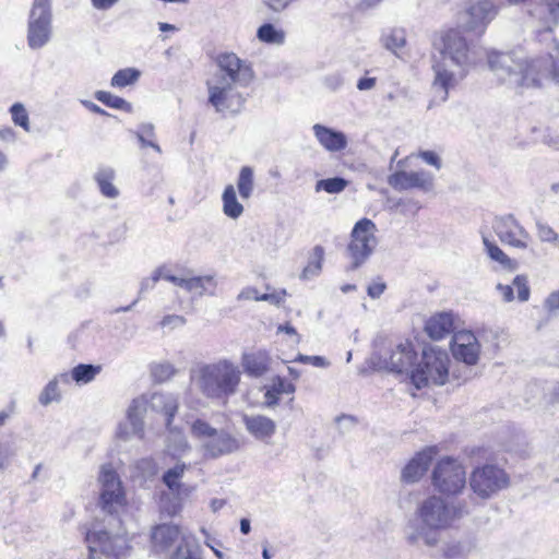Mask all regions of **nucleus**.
<instances>
[{
    "label": "nucleus",
    "instance_id": "f257e3e1",
    "mask_svg": "<svg viewBox=\"0 0 559 559\" xmlns=\"http://www.w3.org/2000/svg\"><path fill=\"white\" fill-rule=\"evenodd\" d=\"M468 513L464 500L449 502L441 496L431 495L417 503L413 516L403 527V538L411 547L435 548L440 543V532Z\"/></svg>",
    "mask_w": 559,
    "mask_h": 559
},
{
    "label": "nucleus",
    "instance_id": "f03ea898",
    "mask_svg": "<svg viewBox=\"0 0 559 559\" xmlns=\"http://www.w3.org/2000/svg\"><path fill=\"white\" fill-rule=\"evenodd\" d=\"M439 56H432V88L445 102L455 87L480 60L478 47L469 43L459 29H450L441 37Z\"/></svg>",
    "mask_w": 559,
    "mask_h": 559
},
{
    "label": "nucleus",
    "instance_id": "7ed1b4c3",
    "mask_svg": "<svg viewBox=\"0 0 559 559\" xmlns=\"http://www.w3.org/2000/svg\"><path fill=\"white\" fill-rule=\"evenodd\" d=\"M487 59L496 78L510 87H542L550 78L559 83V63L554 62L550 53L533 58L516 52L490 51Z\"/></svg>",
    "mask_w": 559,
    "mask_h": 559
},
{
    "label": "nucleus",
    "instance_id": "20e7f679",
    "mask_svg": "<svg viewBox=\"0 0 559 559\" xmlns=\"http://www.w3.org/2000/svg\"><path fill=\"white\" fill-rule=\"evenodd\" d=\"M191 382L205 397L226 400L237 392L241 379L240 368L229 359L200 362L190 371Z\"/></svg>",
    "mask_w": 559,
    "mask_h": 559
},
{
    "label": "nucleus",
    "instance_id": "39448f33",
    "mask_svg": "<svg viewBox=\"0 0 559 559\" xmlns=\"http://www.w3.org/2000/svg\"><path fill=\"white\" fill-rule=\"evenodd\" d=\"M450 357L448 353L437 346L423 349L420 360L412 369L411 382L416 389L428 385H442L449 377Z\"/></svg>",
    "mask_w": 559,
    "mask_h": 559
},
{
    "label": "nucleus",
    "instance_id": "423d86ee",
    "mask_svg": "<svg viewBox=\"0 0 559 559\" xmlns=\"http://www.w3.org/2000/svg\"><path fill=\"white\" fill-rule=\"evenodd\" d=\"M498 11L523 5L534 20L536 36L550 34L559 25V0H493Z\"/></svg>",
    "mask_w": 559,
    "mask_h": 559
},
{
    "label": "nucleus",
    "instance_id": "0eeeda50",
    "mask_svg": "<svg viewBox=\"0 0 559 559\" xmlns=\"http://www.w3.org/2000/svg\"><path fill=\"white\" fill-rule=\"evenodd\" d=\"M52 36L51 0H34L27 20V45L37 50L46 46Z\"/></svg>",
    "mask_w": 559,
    "mask_h": 559
},
{
    "label": "nucleus",
    "instance_id": "6e6552de",
    "mask_svg": "<svg viewBox=\"0 0 559 559\" xmlns=\"http://www.w3.org/2000/svg\"><path fill=\"white\" fill-rule=\"evenodd\" d=\"M191 430L202 440L205 454L212 459L231 454L241 447L239 440L233 435L225 430H216L201 419L193 423Z\"/></svg>",
    "mask_w": 559,
    "mask_h": 559
},
{
    "label": "nucleus",
    "instance_id": "1a4fd4ad",
    "mask_svg": "<svg viewBox=\"0 0 559 559\" xmlns=\"http://www.w3.org/2000/svg\"><path fill=\"white\" fill-rule=\"evenodd\" d=\"M431 478L433 487L447 496L460 493L466 484L464 467L451 457H444L437 463Z\"/></svg>",
    "mask_w": 559,
    "mask_h": 559
},
{
    "label": "nucleus",
    "instance_id": "9d476101",
    "mask_svg": "<svg viewBox=\"0 0 559 559\" xmlns=\"http://www.w3.org/2000/svg\"><path fill=\"white\" fill-rule=\"evenodd\" d=\"M509 476L497 465L486 464L476 467L469 477V487L481 499H488L507 488Z\"/></svg>",
    "mask_w": 559,
    "mask_h": 559
},
{
    "label": "nucleus",
    "instance_id": "9b49d317",
    "mask_svg": "<svg viewBox=\"0 0 559 559\" xmlns=\"http://www.w3.org/2000/svg\"><path fill=\"white\" fill-rule=\"evenodd\" d=\"M376 231L377 226L369 218H362L355 224L348 245L353 269L360 266L372 254L378 243Z\"/></svg>",
    "mask_w": 559,
    "mask_h": 559
},
{
    "label": "nucleus",
    "instance_id": "f8f14e48",
    "mask_svg": "<svg viewBox=\"0 0 559 559\" xmlns=\"http://www.w3.org/2000/svg\"><path fill=\"white\" fill-rule=\"evenodd\" d=\"M98 481L100 484L99 503L102 509L109 514L118 513L126 504V495L118 474L110 465H103Z\"/></svg>",
    "mask_w": 559,
    "mask_h": 559
},
{
    "label": "nucleus",
    "instance_id": "ddd939ff",
    "mask_svg": "<svg viewBox=\"0 0 559 559\" xmlns=\"http://www.w3.org/2000/svg\"><path fill=\"white\" fill-rule=\"evenodd\" d=\"M85 542L92 555L99 551L106 556L120 559L130 551L129 540L126 536L118 534L112 536L107 531L96 526L86 532Z\"/></svg>",
    "mask_w": 559,
    "mask_h": 559
},
{
    "label": "nucleus",
    "instance_id": "4468645a",
    "mask_svg": "<svg viewBox=\"0 0 559 559\" xmlns=\"http://www.w3.org/2000/svg\"><path fill=\"white\" fill-rule=\"evenodd\" d=\"M217 72L213 80L247 86L253 79L251 67L234 52L219 53L216 57Z\"/></svg>",
    "mask_w": 559,
    "mask_h": 559
},
{
    "label": "nucleus",
    "instance_id": "2eb2a0df",
    "mask_svg": "<svg viewBox=\"0 0 559 559\" xmlns=\"http://www.w3.org/2000/svg\"><path fill=\"white\" fill-rule=\"evenodd\" d=\"M492 228L499 240L509 247L526 250L532 237L524 226L511 214L497 217Z\"/></svg>",
    "mask_w": 559,
    "mask_h": 559
},
{
    "label": "nucleus",
    "instance_id": "dca6fc26",
    "mask_svg": "<svg viewBox=\"0 0 559 559\" xmlns=\"http://www.w3.org/2000/svg\"><path fill=\"white\" fill-rule=\"evenodd\" d=\"M498 13L499 11L493 0H477L467 8L463 28L466 32L481 36Z\"/></svg>",
    "mask_w": 559,
    "mask_h": 559
},
{
    "label": "nucleus",
    "instance_id": "f3484780",
    "mask_svg": "<svg viewBox=\"0 0 559 559\" xmlns=\"http://www.w3.org/2000/svg\"><path fill=\"white\" fill-rule=\"evenodd\" d=\"M451 350L456 360L467 366H474L479 359L480 344L473 332L462 330L454 333Z\"/></svg>",
    "mask_w": 559,
    "mask_h": 559
},
{
    "label": "nucleus",
    "instance_id": "a211bd4d",
    "mask_svg": "<svg viewBox=\"0 0 559 559\" xmlns=\"http://www.w3.org/2000/svg\"><path fill=\"white\" fill-rule=\"evenodd\" d=\"M237 85L217 80L207 81L209 102L216 111L234 110L240 104V95L236 92Z\"/></svg>",
    "mask_w": 559,
    "mask_h": 559
},
{
    "label": "nucleus",
    "instance_id": "6ab92c4d",
    "mask_svg": "<svg viewBox=\"0 0 559 559\" xmlns=\"http://www.w3.org/2000/svg\"><path fill=\"white\" fill-rule=\"evenodd\" d=\"M388 183L396 190L421 189L430 191L433 188V176L426 171H396L389 176Z\"/></svg>",
    "mask_w": 559,
    "mask_h": 559
},
{
    "label": "nucleus",
    "instance_id": "aec40b11",
    "mask_svg": "<svg viewBox=\"0 0 559 559\" xmlns=\"http://www.w3.org/2000/svg\"><path fill=\"white\" fill-rule=\"evenodd\" d=\"M435 455L436 451L433 448H427L418 452L403 468L402 480L407 484L418 481L428 471Z\"/></svg>",
    "mask_w": 559,
    "mask_h": 559
},
{
    "label": "nucleus",
    "instance_id": "412c9836",
    "mask_svg": "<svg viewBox=\"0 0 559 559\" xmlns=\"http://www.w3.org/2000/svg\"><path fill=\"white\" fill-rule=\"evenodd\" d=\"M415 358L416 354L411 343L400 344L385 360V366L392 372L406 373L411 377L412 369L416 366Z\"/></svg>",
    "mask_w": 559,
    "mask_h": 559
},
{
    "label": "nucleus",
    "instance_id": "4be33fe9",
    "mask_svg": "<svg viewBox=\"0 0 559 559\" xmlns=\"http://www.w3.org/2000/svg\"><path fill=\"white\" fill-rule=\"evenodd\" d=\"M246 430L257 440L269 443L276 432V423L264 415H243Z\"/></svg>",
    "mask_w": 559,
    "mask_h": 559
},
{
    "label": "nucleus",
    "instance_id": "5701e85b",
    "mask_svg": "<svg viewBox=\"0 0 559 559\" xmlns=\"http://www.w3.org/2000/svg\"><path fill=\"white\" fill-rule=\"evenodd\" d=\"M496 290L503 302H512L515 299L520 302H526L531 296L528 277L525 274L516 275L511 285L498 283Z\"/></svg>",
    "mask_w": 559,
    "mask_h": 559
},
{
    "label": "nucleus",
    "instance_id": "b1692460",
    "mask_svg": "<svg viewBox=\"0 0 559 559\" xmlns=\"http://www.w3.org/2000/svg\"><path fill=\"white\" fill-rule=\"evenodd\" d=\"M426 333L433 340H442L454 331V314L440 312L432 316L425 325Z\"/></svg>",
    "mask_w": 559,
    "mask_h": 559
},
{
    "label": "nucleus",
    "instance_id": "393cba45",
    "mask_svg": "<svg viewBox=\"0 0 559 559\" xmlns=\"http://www.w3.org/2000/svg\"><path fill=\"white\" fill-rule=\"evenodd\" d=\"M150 406L153 411L166 416V426L170 429L171 420L179 406L178 396L167 392H155L151 395Z\"/></svg>",
    "mask_w": 559,
    "mask_h": 559
},
{
    "label": "nucleus",
    "instance_id": "a878e982",
    "mask_svg": "<svg viewBox=\"0 0 559 559\" xmlns=\"http://www.w3.org/2000/svg\"><path fill=\"white\" fill-rule=\"evenodd\" d=\"M313 132L319 143L330 152H338L346 147L347 139L346 135L322 124H314Z\"/></svg>",
    "mask_w": 559,
    "mask_h": 559
},
{
    "label": "nucleus",
    "instance_id": "bb28decb",
    "mask_svg": "<svg viewBox=\"0 0 559 559\" xmlns=\"http://www.w3.org/2000/svg\"><path fill=\"white\" fill-rule=\"evenodd\" d=\"M179 535L180 531L176 525L162 524L156 526L151 536L153 550L157 554L168 550Z\"/></svg>",
    "mask_w": 559,
    "mask_h": 559
},
{
    "label": "nucleus",
    "instance_id": "cd10ccee",
    "mask_svg": "<svg viewBox=\"0 0 559 559\" xmlns=\"http://www.w3.org/2000/svg\"><path fill=\"white\" fill-rule=\"evenodd\" d=\"M241 366L248 376L259 378L269 370L270 356L263 350L243 354Z\"/></svg>",
    "mask_w": 559,
    "mask_h": 559
},
{
    "label": "nucleus",
    "instance_id": "c85d7f7f",
    "mask_svg": "<svg viewBox=\"0 0 559 559\" xmlns=\"http://www.w3.org/2000/svg\"><path fill=\"white\" fill-rule=\"evenodd\" d=\"M295 391L296 386L294 383L282 377H275L264 394L265 405L274 407L278 404L281 394H293Z\"/></svg>",
    "mask_w": 559,
    "mask_h": 559
},
{
    "label": "nucleus",
    "instance_id": "c756f323",
    "mask_svg": "<svg viewBox=\"0 0 559 559\" xmlns=\"http://www.w3.org/2000/svg\"><path fill=\"white\" fill-rule=\"evenodd\" d=\"M380 41L386 50L400 58L402 49L406 46V32L400 27L390 28L381 34Z\"/></svg>",
    "mask_w": 559,
    "mask_h": 559
},
{
    "label": "nucleus",
    "instance_id": "7c9ffc66",
    "mask_svg": "<svg viewBox=\"0 0 559 559\" xmlns=\"http://www.w3.org/2000/svg\"><path fill=\"white\" fill-rule=\"evenodd\" d=\"M95 181L98 185V188L102 194L109 199H115L119 195V190L114 186L112 181L115 179V171L110 167H102L99 168L95 176Z\"/></svg>",
    "mask_w": 559,
    "mask_h": 559
},
{
    "label": "nucleus",
    "instance_id": "2f4dec72",
    "mask_svg": "<svg viewBox=\"0 0 559 559\" xmlns=\"http://www.w3.org/2000/svg\"><path fill=\"white\" fill-rule=\"evenodd\" d=\"M223 212L233 219H237L243 213V206L238 202L236 190L233 185H228L222 195Z\"/></svg>",
    "mask_w": 559,
    "mask_h": 559
},
{
    "label": "nucleus",
    "instance_id": "473e14b6",
    "mask_svg": "<svg viewBox=\"0 0 559 559\" xmlns=\"http://www.w3.org/2000/svg\"><path fill=\"white\" fill-rule=\"evenodd\" d=\"M483 242L488 257L492 261L498 262L502 266V269L508 271H514L518 267L516 261L511 259L507 253H504L497 243L490 241L487 237H483Z\"/></svg>",
    "mask_w": 559,
    "mask_h": 559
},
{
    "label": "nucleus",
    "instance_id": "72a5a7b5",
    "mask_svg": "<svg viewBox=\"0 0 559 559\" xmlns=\"http://www.w3.org/2000/svg\"><path fill=\"white\" fill-rule=\"evenodd\" d=\"M145 407L142 401L134 400L128 409L127 424L131 427L132 435L143 437V414Z\"/></svg>",
    "mask_w": 559,
    "mask_h": 559
},
{
    "label": "nucleus",
    "instance_id": "f704fd0d",
    "mask_svg": "<svg viewBox=\"0 0 559 559\" xmlns=\"http://www.w3.org/2000/svg\"><path fill=\"white\" fill-rule=\"evenodd\" d=\"M216 282L212 275L188 277L186 290L198 296L214 295Z\"/></svg>",
    "mask_w": 559,
    "mask_h": 559
},
{
    "label": "nucleus",
    "instance_id": "c9c22d12",
    "mask_svg": "<svg viewBox=\"0 0 559 559\" xmlns=\"http://www.w3.org/2000/svg\"><path fill=\"white\" fill-rule=\"evenodd\" d=\"M257 37L262 43L282 45L285 41V32L271 23H265L258 28Z\"/></svg>",
    "mask_w": 559,
    "mask_h": 559
},
{
    "label": "nucleus",
    "instance_id": "e433bc0d",
    "mask_svg": "<svg viewBox=\"0 0 559 559\" xmlns=\"http://www.w3.org/2000/svg\"><path fill=\"white\" fill-rule=\"evenodd\" d=\"M253 170L251 167L245 166L240 169L237 188L242 199H249L253 192Z\"/></svg>",
    "mask_w": 559,
    "mask_h": 559
},
{
    "label": "nucleus",
    "instance_id": "4c0bfd02",
    "mask_svg": "<svg viewBox=\"0 0 559 559\" xmlns=\"http://www.w3.org/2000/svg\"><path fill=\"white\" fill-rule=\"evenodd\" d=\"M178 373V369L170 361H160L153 364L151 367V374L154 381L158 383L170 380Z\"/></svg>",
    "mask_w": 559,
    "mask_h": 559
},
{
    "label": "nucleus",
    "instance_id": "58836bf2",
    "mask_svg": "<svg viewBox=\"0 0 559 559\" xmlns=\"http://www.w3.org/2000/svg\"><path fill=\"white\" fill-rule=\"evenodd\" d=\"M95 98L103 103L104 105L115 108V109H121L124 111L130 112L132 110V105L128 103L126 99L116 96L109 92L105 91H97L95 93Z\"/></svg>",
    "mask_w": 559,
    "mask_h": 559
},
{
    "label": "nucleus",
    "instance_id": "ea45409f",
    "mask_svg": "<svg viewBox=\"0 0 559 559\" xmlns=\"http://www.w3.org/2000/svg\"><path fill=\"white\" fill-rule=\"evenodd\" d=\"M140 78V71L133 68L119 70L111 79V86L122 88L135 83Z\"/></svg>",
    "mask_w": 559,
    "mask_h": 559
},
{
    "label": "nucleus",
    "instance_id": "a19ab883",
    "mask_svg": "<svg viewBox=\"0 0 559 559\" xmlns=\"http://www.w3.org/2000/svg\"><path fill=\"white\" fill-rule=\"evenodd\" d=\"M99 370V366L80 364L72 369V379L76 383H88L94 380Z\"/></svg>",
    "mask_w": 559,
    "mask_h": 559
},
{
    "label": "nucleus",
    "instance_id": "79ce46f5",
    "mask_svg": "<svg viewBox=\"0 0 559 559\" xmlns=\"http://www.w3.org/2000/svg\"><path fill=\"white\" fill-rule=\"evenodd\" d=\"M187 466L185 463H178L173 468H169L163 475L164 484L171 490L178 491L180 488V479L183 476Z\"/></svg>",
    "mask_w": 559,
    "mask_h": 559
},
{
    "label": "nucleus",
    "instance_id": "37998d69",
    "mask_svg": "<svg viewBox=\"0 0 559 559\" xmlns=\"http://www.w3.org/2000/svg\"><path fill=\"white\" fill-rule=\"evenodd\" d=\"M347 180L341 177L321 179L316 183V191H325L330 194H336L342 192L347 187Z\"/></svg>",
    "mask_w": 559,
    "mask_h": 559
},
{
    "label": "nucleus",
    "instance_id": "c03bdc74",
    "mask_svg": "<svg viewBox=\"0 0 559 559\" xmlns=\"http://www.w3.org/2000/svg\"><path fill=\"white\" fill-rule=\"evenodd\" d=\"M61 394L58 388V379L50 380L39 394L38 401L43 406H47L52 402H59Z\"/></svg>",
    "mask_w": 559,
    "mask_h": 559
},
{
    "label": "nucleus",
    "instance_id": "a18cd8bd",
    "mask_svg": "<svg viewBox=\"0 0 559 559\" xmlns=\"http://www.w3.org/2000/svg\"><path fill=\"white\" fill-rule=\"evenodd\" d=\"M171 559H200L198 547L188 538L182 537Z\"/></svg>",
    "mask_w": 559,
    "mask_h": 559
},
{
    "label": "nucleus",
    "instance_id": "49530a36",
    "mask_svg": "<svg viewBox=\"0 0 559 559\" xmlns=\"http://www.w3.org/2000/svg\"><path fill=\"white\" fill-rule=\"evenodd\" d=\"M323 258L324 249L321 246H316L313 248V260L304 269L302 276L308 278L309 276L319 274L322 269Z\"/></svg>",
    "mask_w": 559,
    "mask_h": 559
},
{
    "label": "nucleus",
    "instance_id": "de8ad7c7",
    "mask_svg": "<svg viewBox=\"0 0 559 559\" xmlns=\"http://www.w3.org/2000/svg\"><path fill=\"white\" fill-rule=\"evenodd\" d=\"M10 114L14 124L23 128L25 131H29V119L28 114L21 103H15L10 108Z\"/></svg>",
    "mask_w": 559,
    "mask_h": 559
},
{
    "label": "nucleus",
    "instance_id": "09e8293b",
    "mask_svg": "<svg viewBox=\"0 0 559 559\" xmlns=\"http://www.w3.org/2000/svg\"><path fill=\"white\" fill-rule=\"evenodd\" d=\"M536 231L542 242L554 243L559 247V235L547 223L536 222Z\"/></svg>",
    "mask_w": 559,
    "mask_h": 559
},
{
    "label": "nucleus",
    "instance_id": "8fccbe9b",
    "mask_svg": "<svg viewBox=\"0 0 559 559\" xmlns=\"http://www.w3.org/2000/svg\"><path fill=\"white\" fill-rule=\"evenodd\" d=\"M441 551L445 559H463L465 557L464 547L459 542L445 543Z\"/></svg>",
    "mask_w": 559,
    "mask_h": 559
},
{
    "label": "nucleus",
    "instance_id": "3c124183",
    "mask_svg": "<svg viewBox=\"0 0 559 559\" xmlns=\"http://www.w3.org/2000/svg\"><path fill=\"white\" fill-rule=\"evenodd\" d=\"M160 278H163V266L156 269L153 272L152 276L145 277V278L142 280L141 287H140V295H142L145 292H148V290L153 289L155 287L156 283Z\"/></svg>",
    "mask_w": 559,
    "mask_h": 559
},
{
    "label": "nucleus",
    "instance_id": "603ef678",
    "mask_svg": "<svg viewBox=\"0 0 559 559\" xmlns=\"http://www.w3.org/2000/svg\"><path fill=\"white\" fill-rule=\"evenodd\" d=\"M294 361L301 364H310L319 368H325L330 365L329 361L322 356H308L304 354H298Z\"/></svg>",
    "mask_w": 559,
    "mask_h": 559
},
{
    "label": "nucleus",
    "instance_id": "864d4df0",
    "mask_svg": "<svg viewBox=\"0 0 559 559\" xmlns=\"http://www.w3.org/2000/svg\"><path fill=\"white\" fill-rule=\"evenodd\" d=\"M544 308L552 316L559 311V289L551 292L544 301Z\"/></svg>",
    "mask_w": 559,
    "mask_h": 559
},
{
    "label": "nucleus",
    "instance_id": "5fc2aeb1",
    "mask_svg": "<svg viewBox=\"0 0 559 559\" xmlns=\"http://www.w3.org/2000/svg\"><path fill=\"white\" fill-rule=\"evenodd\" d=\"M417 156L426 164L433 166L436 169H440L442 166L439 155L432 151H419Z\"/></svg>",
    "mask_w": 559,
    "mask_h": 559
},
{
    "label": "nucleus",
    "instance_id": "6e6d98bb",
    "mask_svg": "<svg viewBox=\"0 0 559 559\" xmlns=\"http://www.w3.org/2000/svg\"><path fill=\"white\" fill-rule=\"evenodd\" d=\"M286 295H287L286 290L281 289L278 292H274L272 294H262L260 297V300L267 301L275 306H280L284 301V298Z\"/></svg>",
    "mask_w": 559,
    "mask_h": 559
},
{
    "label": "nucleus",
    "instance_id": "4d7b16f0",
    "mask_svg": "<svg viewBox=\"0 0 559 559\" xmlns=\"http://www.w3.org/2000/svg\"><path fill=\"white\" fill-rule=\"evenodd\" d=\"M261 295L259 294L258 289L254 287H246L243 288L237 296L238 300H260Z\"/></svg>",
    "mask_w": 559,
    "mask_h": 559
},
{
    "label": "nucleus",
    "instance_id": "13d9d810",
    "mask_svg": "<svg viewBox=\"0 0 559 559\" xmlns=\"http://www.w3.org/2000/svg\"><path fill=\"white\" fill-rule=\"evenodd\" d=\"M186 323V319L178 314H169L163 318L160 321V325L163 328L171 325V326H180Z\"/></svg>",
    "mask_w": 559,
    "mask_h": 559
},
{
    "label": "nucleus",
    "instance_id": "bf43d9fd",
    "mask_svg": "<svg viewBox=\"0 0 559 559\" xmlns=\"http://www.w3.org/2000/svg\"><path fill=\"white\" fill-rule=\"evenodd\" d=\"M336 421H337L342 432H346V431L350 430L356 425V419L353 416H348V415H342V416L337 417Z\"/></svg>",
    "mask_w": 559,
    "mask_h": 559
},
{
    "label": "nucleus",
    "instance_id": "052dcab7",
    "mask_svg": "<svg viewBox=\"0 0 559 559\" xmlns=\"http://www.w3.org/2000/svg\"><path fill=\"white\" fill-rule=\"evenodd\" d=\"M163 278L186 290L188 278L171 275L165 271V267H163Z\"/></svg>",
    "mask_w": 559,
    "mask_h": 559
},
{
    "label": "nucleus",
    "instance_id": "680f3d73",
    "mask_svg": "<svg viewBox=\"0 0 559 559\" xmlns=\"http://www.w3.org/2000/svg\"><path fill=\"white\" fill-rule=\"evenodd\" d=\"M385 287L383 282H374L368 286L367 293L371 298L376 299L383 294Z\"/></svg>",
    "mask_w": 559,
    "mask_h": 559
},
{
    "label": "nucleus",
    "instance_id": "e2e57ef3",
    "mask_svg": "<svg viewBox=\"0 0 559 559\" xmlns=\"http://www.w3.org/2000/svg\"><path fill=\"white\" fill-rule=\"evenodd\" d=\"M343 78L337 73L325 78V85L333 91L338 90L343 85Z\"/></svg>",
    "mask_w": 559,
    "mask_h": 559
},
{
    "label": "nucleus",
    "instance_id": "0e129e2a",
    "mask_svg": "<svg viewBox=\"0 0 559 559\" xmlns=\"http://www.w3.org/2000/svg\"><path fill=\"white\" fill-rule=\"evenodd\" d=\"M135 133V136H145V138H154V126L152 123H142L139 126V129Z\"/></svg>",
    "mask_w": 559,
    "mask_h": 559
},
{
    "label": "nucleus",
    "instance_id": "69168bd1",
    "mask_svg": "<svg viewBox=\"0 0 559 559\" xmlns=\"http://www.w3.org/2000/svg\"><path fill=\"white\" fill-rule=\"evenodd\" d=\"M277 333H286L288 335L295 336L296 337L295 342L296 343L300 342V336L298 335L296 329L293 325H290L289 323L280 324L277 326Z\"/></svg>",
    "mask_w": 559,
    "mask_h": 559
},
{
    "label": "nucleus",
    "instance_id": "338daca9",
    "mask_svg": "<svg viewBox=\"0 0 559 559\" xmlns=\"http://www.w3.org/2000/svg\"><path fill=\"white\" fill-rule=\"evenodd\" d=\"M376 86V78H362L357 83L359 91H369Z\"/></svg>",
    "mask_w": 559,
    "mask_h": 559
},
{
    "label": "nucleus",
    "instance_id": "774afa93",
    "mask_svg": "<svg viewBox=\"0 0 559 559\" xmlns=\"http://www.w3.org/2000/svg\"><path fill=\"white\" fill-rule=\"evenodd\" d=\"M383 0H359L357 9L360 11H368L378 7Z\"/></svg>",
    "mask_w": 559,
    "mask_h": 559
}]
</instances>
